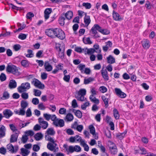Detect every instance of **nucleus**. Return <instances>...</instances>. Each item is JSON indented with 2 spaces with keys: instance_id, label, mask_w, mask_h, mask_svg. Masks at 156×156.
Listing matches in <instances>:
<instances>
[{
  "instance_id": "nucleus-1",
  "label": "nucleus",
  "mask_w": 156,
  "mask_h": 156,
  "mask_svg": "<svg viewBox=\"0 0 156 156\" xmlns=\"http://www.w3.org/2000/svg\"><path fill=\"white\" fill-rule=\"evenodd\" d=\"M97 30L102 34L105 35H108L110 34V31L107 29H102L98 24H95L91 28L90 31L92 34H94L93 37L94 38H98L100 36L98 34Z\"/></svg>"
},
{
  "instance_id": "nucleus-2",
  "label": "nucleus",
  "mask_w": 156,
  "mask_h": 156,
  "mask_svg": "<svg viewBox=\"0 0 156 156\" xmlns=\"http://www.w3.org/2000/svg\"><path fill=\"white\" fill-rule=\"evenodd\" d=\"M54 38L57 37L60 39L63 40L65 37V34L64 32L59 28H54Z\"/></svg>"
},
{
  "instance_id": "nucleus-3",
  "label": "nucleus",
  "mask_w": 156,
  "mask_h": 156,
  "mask_svg": "<svg viewBox=\"0 0 156 156\" xmlns=\"http://www.w3.org/2000/svg\"><path fill=\"white\" fill-rule=\"evenodd\" d=\"M6 71L15 75H18L20 74L17 67L14 65H8L6 67Z\"/></svg>"
},
{
  "instance_id": "nucleus-4",
  "label": "nucleus",
  "mask_w": 156,
  "mask_h": 156,
  "mask_svg": "<svg viewBox=\"0 0 156 156\" xmlns=\"http://www.w3.org/2000/svg\"><path fill=\"white\" fill-rule=\"evenodd\" d=\"M30 87V84L28 82L22 83L21 86H19L17 90L19 92L21 93L25 92L27 90L29 89Z\"/></svg>"
},
{
  "instance_id": "nucleus-5",
  "label": "nucleus",
  "mask_w": 156,
  "mask_h": 156,
  "mask_svg": "<svg viewBox=\"0 0 156 156\" xmlns=\"http://www.w3.org/2000/svg\"><path fill=\"white\" fill-rule=\"evenodd\" d=\"M31 83L39 89H43L45 87L44 84H42L39 80L36 78H34L33 79Z\"/></svg>"
},
{
  "instance_id": "nucleus-6",
  "label": "nucleus",
  "mask_w": 156,
  "mask_h": 156,
  "mask_svg": "<svg viewBox=\"0 0 156 156\" xmlns=\"http://www.w3.org/2000/svg\"><path fill=\"white\" fill-rule=\"evenodd\" d=\"M53 124L56 127L59 126L61 127L64 126L65 122L62 119H57L56 121L53 122Z\"/></svg>"
},
{
  "instance_id": "nucleus-7",
  "label": "nucleus",
  "mask_w": 156,
  "mask_h": 156,
  "mask_svg": "<svg viewBox=\"0 0 156 156\" xmlns=\"http://www.w3.org/2000/svg\"><path fill=\"white\" fill-rule=\"evenodd\" d=\"M7 149L11 153H13L17 151L18 147L17 146H16L14 147L12 144H9L7 145Z\"/></svg>"
},
{
  "instance_id": "nucleus-8",
  "label": "nucleus",
  "mask_w": 156,
  "mask_h": 156,
  "mask_svg": "<svg viewBox=\"0 0 156 156\" xmlns=\"http://www.w3.org/2000/svg\"><path fill=\"white\" fill-rule=\"evenodd\" d=\"M54 29L53 28L46 29L45 32V34L49 37L52 38H54L55 36L54 35Z\"/></svg>"
},
{
  "instance_id": "nucleus-9",
  "label": "nucleus",
  "mask_w": 156,
  "mask_h": 156,
  "mask_svg": "<svg viewBox=\"0 0 156 156\" xmlns=\"http://www.w3.org/2000/svg\"><path fill=\"white\" fill-rule=\"evenodd\" d=\"M115 90L116 94L121 98H125L126 96V94L122 92L119 88H116L115 89Z\"/></svg>"
},
{
  "instance_id": "nucleus-10",
  "label": "nucleus",
  "mask_w": 156,
  "mask_h": 156,
  "mask_svg": "<svg viewBox=\"0 0 156 156\" xmlns=\"http://www.w3.org/2000/svg\"><path fill=\"white\" fill-rule=\"evenodd\" d=\"M81 150L80 147L78 145H75L74 147L73 146H70L68 149L69 151L71 153L73 152L74 151L79 152Z\"/></svg>"
},
{
  "instance_id": "nucleus-11",
  "label": "nucleus",
  "mask_w": 156,
  "mask_h": 156,
  "mask_svg": "<svg viewBox=\"0 0 156 156\" xmlns=\"http://www.w3.org/2000/svg\"><path fill=\"white\" fill-rule=\"evenodd\" d=\"M112 17L114 20L116 21H119L123 20V18L121 17L119 14L114 10L112 11Z\"/></svg>"
},
{
  "instance_id": "nucleus-12",
  "label": "nucleus",
  "mask_w": 156,
  "mask_h": 156,
  "mask_svg": "<svg viewBox=\"0 0 156 156\" xmlns=\"http://www.w3.org/2000/svg\"><path fill=\"white\" fill-rule=\"evenodd\" d=\"M142 44L144 48L148 49L150 46V41L148 39H144L142 41Z\"/></svg>"
},
{
  "instance_id": "nucleus-13",
  "label": "nucleus",
  "mask_w": 156,
  "mask_h": 156,
  "mask_svg": "<svg viewBox=\"0 0 156 156\" xmlns=\"http://www.w3.org/2000/svg\"><path fill=\"white\" fill-rule=\"evenodd\" d=\"M4 116L6 118L8 119L13 114L12 112L9 109H6L4 110L3 112Z\"/></svg>"
},
{
  "instance_id": "nucleus-14",
  "label": "nucleus",
  "mask_w": 156,
  "mask_h": 156,
  "mask_svg": "<svg viewBox=\"0 0 156 156\" xmlns=\"http://www.w3.org/2000/svg\"><path fill=\"white\" fill-rule=\"evenodd\" d=\"M51 12L52 9L51 8H47L45 9L44 11V17L45 20H47L49 18V14Z\"/></svg>"
},
{
  "instance_id": "nucleus-15",
  "label": "nucleus",
  "mask_w": 156,
  "mask_h": 156,
  "mask_svg": "<svg viewBox=\"0 0 156 156\" xmlns=\"http://www.w3.org/2000/svg\"><path fill=\"white\" fill-rule=\"evenodd\" d=\"M112 146L109 147V150L112 154H115L117 152V147L113 143H112Z\"/></svg>"
},
{
  "instance_id": "nucleus-16",
  "label": "nucleus",
  "mask_w": 156,
  "mask_h": 156,
  "mask_svg": "<svg viewBox=\"0 0 156 156\" xmlns=\"http://www.w3.org/2000/svg\"><path fill=\"white\" fill-rule=\"evenodd\" d=\"M55 133V132L53 128H48L46 132L45 135L48 136H54Z\"/></svg>"
},
{
  "instance_id": "nucleus-17",
  "label": "nucleus",
  "mask_w": 156,
  "mask_h": 156,
  "mask_svg": "<svg viewBox=\"0 0 156 156\" xmlns=\"http://www.w3.org/2000/svg\"><path fill=\"white\" fill-rule=\"evenodd\" d=\"M61 15L65 16L66 18L68 20H70L73 16V12L71 11H69L67 12L65 14H63Z\"/></svg>"
},
{
  "instance_id": "nucleus-18",
  "label": "nucleus",
  "mask_w": 156,
  "mask_h": 156,
  "mask_svg": "<svg viewBox=\"0 0 156 156\" xmlns=\"http://www.w3.org/2000/svg\"><path fill=\"white\" fill-rule=\"evenodd\" d=\"M16 86L17 83L15 80H12L10 81L9 84V87L10 89H12L15 88Z\"/></svg>"
},
{
  "instance_id": "nucleus-19",
  "label": "nucleus",
  "mask_w": 156,
  "mask_h": 156,
  "mask_svg": "<svg viewBox=\"0 0 156 156\" xmlns=\"http://www.w3.org/2000/svg\"><path fill=\"white\" fill-rule=\"evenodd\" d=\"M44 66L45 69L48 72L51 71L53 68L52 66L49 64L48 62H45Z\"/></svg>"
},
{
  "instance_id": "nucleus-20",
  "label": "nucleus",
  "mask_w": 156,
  "mask_h": 156,
  "mask_svg": "<svg viewBox=\"0 0 156 156\" xmlns=\"http://www.w3.org/2000/svg\"><path fill=\"white\" fill-rule=\"evenodd\" d=\"M81 139V137L78 135H76L75 136H71L69 138V140L70 142L73 143L75 142L76 140L77 141H79Z\"/></svg>"
},
{
  "instance_id": "nucleus-21",
  "label": "nucleus",
  "mask_w": 156,
  "mask_h": 156,
  "mask_svg": "<svg viewBox=\"0 0 156 156\" xmlns=\"http://www.w3.org/2000/svg\"><path fill=\"white\" fill-rule=\"evenodd\" d=\"M18 136V134L16 133L12 134L11 136L10 142L12 143L16 142L17 141Z\"/></svg>"
},
{
  "instance_id": "nucleus-22",
  "label": "nucleus",
  "mask_w": 156,
  "mask_h": 156,
  "mask_svg": "<svg viewBox=\"0 0 156 156\" xmlns=\"http://www.w3.org/2000/svg\"><path fill=\"white\" fill-rule=\"evenodd\" d=\"M6 129L3 125H2L0 128V138H1L5 136Z\"/></svg>"
},
{
  "instance_id": "nucleus-23",
  "label": "nucleus",
  "mask_w": 156,
  "mask_h": 156,
  "mask_svg": "<svg viewBox=\"0 0 156 156\" xmlns=\"http://www.w3.org/2000/svg\"><path fill=\"white\" fill-rule=\"evenodd\" d=\"M83 50L85 52V55L87 54L92 55L95 51V50L94 49L92 48L87 49L86 48L85 49L83 48Z\"/></svg>"
},
{
  "instance_id": "nucleus-24",
  "label": "nucleus",
  "mask_w": 156,
  "mask_h": 156,
  "mask_svg": "<svg viewBox=\"0 0 156 156\" xmlns=\"http://www.w3.org/2000/svg\"><path fill=\"white\" fill-rule=\"evenodd\" d=\"M85 16L84 18V22L86 25H87L86 26H87L90 23L91 20L89 16L87 15V13H86L85 14Z\"/></svg>"
},
{
  "instance_id": "nucleus-25",
  "label": "nucleus",
  "mask_w": 156,
  "mask_h": 156,
  "mask_svg": "<svg viewBox=\"0 0 156 156\" xmlns=\"http://www.w3.org/2000/svg\"><path fill=\"white\" fill-rule=\"evenodd\" d=\"M107 62L112 64L115 62V58L111 55H110L107 58Z\"/></svg>"
},
{
  "instance_id": "nucleus-26",
  "label": "nucleus",
  "mask_w": 156,
  "mask_h": 156,
  "mask_svg": "<svg viewBox=\"0 0 156 156\" xmlns=\"http://www.w3.org/2000/svg\"><path fill=\"white\" fill-rule=\"evenodd\" d=\"M73 119L74 117L73 115L71 113H68L65 117L64 120L66 121L69 122L73 120Z\"/></svg>"
},
{
  "instance_id": "nucleus-27",
  "label": "nucleus",
  "mask_w": 156,
  "mask_h": 156,
  "mask_svg": "<svg viewBox=\"0 0 156 156\" xmlns=\"http://www.w3.org/2000/svg\"><path fill=\"white\" fill-rule=\"evenodd\" d=\"M102 75L105 80H109L108 76V72L106 70L102 71Z\"/></svg>"
},
{
  "instance_id": "nucleus-28",
  "label": "nucleus",
  "mask_w": 156,
  "mask_h": 156,
  "mask_svg": "<svg viewBox=\"0 0 156 156\" xmlns=\"http://www.w3.org/2000/svg\"><path fill=\"white\" fill-rule=\"evenodd\" d=\"M43 135L41 133H36L34 136V137L37 141L40 140L42 138Z\"/></svg>"
},
{
  "instance_id": "nucleus-29",
  "label": "nucleus",
  "mask_w": 156,
  "mask_h": 156,
  "mask_svg": "<svg viewBox=\"0 0 156 156\" xmlns=\"http://www.w3.org/2000/svg\"><path fill=\"white\" fill-rule=\"evenodd\" d=\"M20 105L22 108L25 109L28 106V103L27 101L22 100L21 101Z\"/></svg>"
},
{
  "instance_id": "nucleus-30",
  "label": "nucleus",
  "mask_w": 156,
  "mask_h": 156,
  "mask_svg": "<svg viewBox=\"0 0 156 156\" xmlns=\"http://www.w3.org/2000/svg\"><path fill=\"white\" fill-rule=\"evenodd\" d=\"M113 114L114 117L116 119H118L119 118V115L117 110L116 108H114L113 111Z\"/></svg>"
},
{
  "instance_id": "nucleus-31",
  "label": "nucleus",
  "mask_w": 156,
  "mask_h": 156,
  "mask_svg": "<svg viewBox=\"0 0 156 156\" xmlns=\"http://www.w3.org/2000/svg\"><path fill=\"white\" fill-rule=\"evenodd\" d=\"M9 97V94L7 91H4L3 93L2 97L1 98L2 99H7Z\"/></svg>"
},
{
  "instance_id": "nucleus-32",
  "label": "nucleus",
  "mask_w": 156,
  "mask_h": 156,
  "mask_svg": "<svg viewBox=\"0 0 156 156\" xmlns=\"http://www.w3.org/2000/svg\"><path fill=\"white\" fill-rule=\"evenodd\" d=\"M94 80V78L91 77H89L87 79H84V84H88Z\"/></svg>"
},
{
  "instance_id": "nucleus-33",
  "label": "nucleus",
  "mask_w": 156,
  "mask_h": 156,
  "mask_svg": "<svg viewBox=\"0 0 156 156\" xmlns=\"http://www.w3.org/2000/svg\"><path fill=\"white\" fill-rule=\"evenodd\" d=\"M127 133V131L125 130L124 132L121 133H119L116 135V136L117 137L119 138V139H123V137H124V136H125V134Z\"/></svg>"
},
{
  "instance_id": "nucleus-34",
  "label": "nucleus",
  "mask_w": 156,
  "mask_h": 156,
  "mask_svg": "<svg viewBox=\"0 0 156 156\" xmlns=\"http://www.w3.org/2000/svg\"><path fill=\"white\" fill-rule=\"evenodd\" d=\"M21 64L23 66L26 67L29 66V62L26 60H23L21 62Z\"/></svg>"
},
{
  "instance_id": "nucleus-35",
  "label": "nucleus",
  "mask_w": 156,
  "mask_h": 156,
  "mask_svg": "<svg viewBox=\"0 0 156 156\" xmlns=\"http://www.w3.org/2000/svg\"><path fill=\"white\" fill-rule=\"evenodd\" d=\"M65 20V19L64 17L62 16L59 17L58 20V21L59 24L61 26H63L64 25L65 22L64 21Z\"/></svg>"
},
{
  "instance_id": "nucleus-36",
  "label": "nucleus",
  "mask_w": 156,
  "mask_h": 156,
  "mask_svg": "<svg viewBox=\"0 0 156 156\" xmlns=\"http://www.w3.org/2000/svg\"><path fill=\"white\" fill-rule=\"evenodd\" d=\"M76 98L78 101H84L86 99V98H84V96L78 94H77L76 96Z\"/></svg>"
},
{
  "instance_id": "nucleus-37",
  "label": "nucleus",
  "mask_w": 156,
  "mask_h": 156,
  "mask_svg": "<svg viewBox=\"0 0 156 156\" xmlns=\"http://www.w3.org/2000/svg\"><path fill=\"white\" fill-rule=\"evenodd\" d=\"M28 54H25V56L28 58H31L33 57L34 55L33 53V51L30 49H28L27 51Z\"/></svg>"
},
{
  "instance_id": "nucleus-38",
  "label": "nucleus",
  "mask_w": 156,
  "mask_h": 156,
  "mask_svg": "<svg viewBox=\"0 0 156 156\" xmlns=\"http://www.w3.org/2000/svg\"><path fill=\"white\" fill-rule=\"evenodd\" d=\"M47 147L50 151H53L55 148V146H54L53 144L49 142L47 144Z\"/></svg>"
},
{
  "instance_id": "nucleus-39",
  "label": "nucleus",
  "mask_w": 156,
  "mask_h": 156,
  "mask_svg": "<svg viewBox=\"0 0 156 156\" xmlns=\"http://www.w3.org/2000/svg\"><path fill=\"white\" fill-rule=\"evenodd\" d=\"M86 93V91L84 89H80L78 92L77 94L84 96Z\"/></svg>"
},
{
  "instance_id": "nucleus-40",
  "label": "nucleus",
  "mask_w": 156,
  "mask_h": 156,
  "mask_svg": "<svg viewBox=\"0 0 156 156\" xmlns=\"http://www.w3.org/2000/svg\"><path fill=\"white\" fill-rule=\"evenodd\" d=\"M34 95L36 96H40L41 94V91L38 90L34 89L33 90Z\"/></svg>"
},
{
  "instance_id": "nucleus-41",
  "label": "nucleus",
  "mask_w": 156,
  "mask_h": 156,
  "mask_svg": "<svg viewBox=\"0 0 156 156\" xmlns=\"http://www.w3.org/2000/svg\"><path fill=\"white\" fill-rule=\"evenodd\" d=\"M90 133L93 135H94L95 133V129L93 125H90L89 126Z\"/></svg>"
},
{
  "instance_id": "nucleus-42",
  "label": "nucleus",
  "mask_w": 156,
  "mask_h": 156,
  "mask_svg": "<svg viewBox=\"0 0 156 156\" xmlns=\"http://www.w3.org/2000/svg\"><path fill=\"white\" fill-rule=\"evenodd\" d=\"M75 115L79 118H81L82 116V114L80 110H77L75 111Z\"/></svg>"
},
{
  "instance_id": "nucleus-43",
  "label": "nucleus",
  "mask_w": 156,
  "mask_h": 156,
  "mask_svg": "<svg viewBox=\"0 0 156 156\" xmlns=\"http://www.w3.org/2000/svg\"><path fill=\"white\" fill-rule=\"evenodd\" d=\"M45 137L46 140L49 141L52 143H54V140L53 138L51 137L50 136H48V135H45Z\"/></svg>"
},
{
  "instance_id": "nucleus-44",
  "label": "nucleus",
  "mask_w": 156,
  "mask_h": 156,
  "mask_svg": "<svg viewBox=\"0 0 156 156\" xmlns=\"http://www.w3.org/2000/svg\"><path fill=\"white\" fill-rule=\"evenodd\" d=\"M13 47L15 51H18L21 49V46L19 44H16L13 45Z\"/></svg>"
},
{
  "instance_id": "nucleus-45",
  "label": "nucleus",
  "mask_w": 156,
  "mask_h": 156,
  "mask_svg": "<svg viewBox=\"0 0 156 156\" xmlns=\"http://www.w3.org/2000/svg\"><path fill=\"white\" fill-rule=\"evenodd\" d=\"M82 5L83 6L85 7L86 9H90L91 7V4L90 3H83Z\"/></svg>"
},
{
  "instance_id": "nucleus-46",
  "label": "nucleus",
  "mask_w": 156,
  "mask_h": 156,
  "mask_svg": "<svg viewBox=\"0 0 156 156\" xmlns=\"http://www.w3.org/2000/svg\"><path fill=\"white\" fill-rule=\"evenodd\" d=\"M70 75H65L63 78V80L67 83L69 82L70 79Z\"/></svg>"
},
{
  "instance_id": "nucleus-47",
  "label": "nucleus",
  "mask_w": 156,
  "mask_h": 156,
  "mask_svg": "<svg viewBox=\"0 0 156 156\" xmlns=\"http://www.w3.org/2000/svg\"><path fill=\"white\" fill-rule=\"evenodd\" d=\"M6 79L5 75L3 73H2L0 75V80L1 81H4Z\"/></svg>"
},
{
  "instance_id": "nucleus-48",
  "label": "nucleus",
  "mask_w": 156,
  "mask_h": 156,
  "mask_svg": "<svg viewBox=\"0 0 156 156\" xmlns=\"http://www.w3.org/2000/svg\"><path fill=\"white\" fill-rule=\"evenodd\" d=\"M34 14L31 12H28L26 15V17L27 19H30L34 16Z\"/></svg>"
},
{
  "instance_id": "nucleus-49",
  "label": "nucleus",
  "mask_w": 156,
  "mask_h": 156,
  "mask_svg": "<svg viewBox=\"0 0 156 156\" xmlns=\"http://www.w3.org/2000/svg\"><path fill=\"white\" fill-rule=\"evenodd\" d=\"M139 149L142 152V153H140V154L144 155L147 153V151L144 148L140 147H139Z\"/></svg>"
},
{
  "instance_id": "nucleus-50",
  "label": "nucleus",
  "mask_w": 156,
  "mask_h": 156,
  "mask_svg": "<svg viewBox=\"0 0 156 156\" xmlns=\"http://www.w3.org/2000/svg\"><path fill=\"white\" fill-rule=\"evenodd\" d=\"M41 126V127H42L43 129H46L48 127V122L46 121L40 124Z\"/></svg>"
},
{
  "instance_id": "nucleus-51",
  "label": "nucleus",
  "mask_w": 156,
  "mask_h": 156,
  "mask_svg": "<svg viewBox=\"0 0 156 156\" xmlns=\"http://www.w3.org/2000/svg\"><path fill=\"white\" fill-rule=\"evenodd\" d=\"M90 105L89 102H85L83 104L81 105V108L83 110H85L87 106H88Z\"/></svg>"
},
{
  "instance_id": "nucleus-52",
  "label": "nucleus",
  "mask_w": 156,
  "mask_h": 156,
  "mask_svg": "<svg viewBox=\"0 0 156 156\" xmlns=\"http://www.w3.org/2000/svg\"><path fill=\"white\" fill-rule=\"evenodd\" d=\"M99 90L102 93H104L107 92V89L105 87L102 86L100 87Z\"/></svg>"
},
{
  "instance_id": "nucleus-53",
  "label": "nucleus",
  "mask_w": 156,
  "mask_h": 156,
  "mask_svg": "<svg viewBox=\"0 0 156 156\" xmlns=\"http://www.w3.org/2000/svg\"><path fill=\"white\" fill-rule=\"evenodd\" d=\"M72 106L73 108H75L78 107V105L76 99H74L72 101Z\"/></svg>"
},
{
  "instance_id": "nucleus-54",
  "label": "nucleus",
  "mask_w": 156,
  "mask_h": 156,
  "mask_svg": "<svg viewBox=\"0 0 156 156\" xmlns=\"http://www.w3.org/2000/svg\"><path fill=\"white\" fill-rule=\"evenodd\" d=\"M62 47L63 48V49L62 51V52H59V56L62 59H63L64 58V47Z\"/></svg>"
},
{
  "instance_id": "nucleus-55",
  "label": "nucleus",
  "mask_w": 156,
  "mask_h": 156,
  "mask_svg": "<svg viewBox=\"0 0 156 156\" xmlns=\"http://www.w3.org/2000/svg\"><path fill=\"white\" fill-rule=\"evenodd\" d=\"M40 149L39 146L37 144H34L33 146V150L34 151H38Z\"/></svg>"
},
{
  "instance_id": "nucleus-56",
  "label": "nucleus",
  "mask_w": 156,
  "mask_h": 156,
  "mask_svg": "<svg viewBox=\"0 0 156 156\" xmlns=\"http://www.w3.org/2000/svg\"><path fill=\"white\" fill-rule=\"evenodd\" d=\"M47 74L46 73L43 72L41 73V78L42 79L45 80L47 79Z\"/></svg>"
},
{
  "instance_id": "nucleus-57",
  "label": "nucleus",
  "mask_w": 156,
  "mask_h": 156,
  "mask_svg": "<svg viewBox=\"0 0 156 156\" xmlns=\"http://www.w3.org/2000/svg\"><path fill=\"white\" fill-rule=\"evenodd\" d=\"M32 103L34 105H37L39 104V100L37 98H34L32 100Z\"/></svg>"
},
{
  "instance_id": "nucleus-58",
  "label": "nucleus",
  "mask_w": 156,
  "mask_h": 156,
  "mask_svg": "<svg viewBox=\"0 0 156 156\" xmlns=\"http://www.w3.org/2000/svg\"><path fill=\"white\" fill-rule=\"evenodd\" d=\"M83 42L85 44H91L92 42L91 41L90 39V38L89 37L86 38L85 41L83 39Z\"/></svg>"
},
{
  "instance_id": "nucleus-59",
  "label": "nucleus",
  "mask_w": 156,
  "mask_h": 156,
  "mask_svg": "<svg viewBox=\"0 0 156 156\" xmlns=\"http://www.w3.org/2000/svg\"><path fill=\"white\" fill-rule=\"evenodd\" d=\"M23 92V93L21 94L22 98L23 99H27L28 98V94L25 92Z\"/></svg>"
},
{
  "instance_id": "nucleus-60",
  "label": "nucleus",
  "mask_w": 156,
  "mask_h": 156,
  "mask_svg": "<svg viewBox=\"0 0 156 156\" xmlns=\"http://www.w3.org/2000/svg\"><path fill=\"white\" fill-rule=\"evenodd\" d=\"M26 117H30L32 115V113L31 109L30 108H28L26 112Z\"/></svg>"
},
{
  "instance_id": "nucleus-61",
  "label": "nucleus",
  "mask_w": 156,
  "mask_h": 156,
  "mask_svg": "<svg viewBox=\"0 0 156 156\" xmlns=\"http://www.w3.org/2000/svg\"><path fill=\"white\" fill-rule=\"evenodd\" d=\"M85 65H83L81 64H80L78 66V68L81 71V72H82L83 71V69L85 68Z\"/></svg>"
},
{
  "instance_id": "nucleus-62",
  "label": "nucleus",
  "mask_w": 156,
  "mask_h": 156,
  "mask_svg": "<svg viewBox=\"0 0 156 156\" xmlns=\"http://www.w3.org/2000/svg\"><path fill=\"white\" fill-rule=\"evenodd\" d=\"M27 36L25 34H21L18 36V38L22 40H23L26 38Z\"/></svg>"
},
{
  "instance_id": "nucleus-63",
  "label": "nucleus",
  "mask_w": 156,
  "mask_h": 156,
  "mask_svg": "<svg viewBox=\"0 0 156 156\" xmlns=\"http://www.w3.org/2000/svg\"><path fill=\"white\" fill-rule=\"evenodd\" d=\"M66 132L67 134L69 135H72L74 134V131L70 129H67Z\"/></svg>"
},
{
  "instance_id": "nucleus-64",
  "label": "nucleus",
  "mask_w": 156,
  "mask_h": 156,
  "mask_svg": "<svg viewBox=\"0 0 156 156\" xmlns=\"http://www.w3.org/2000/svg\"><path fill=\"white\" fill-rule=\"evenodd\" d=\"M43 115L45 119L47 121H49L51 118V115L47 113L44 114Z\"/></svg>"
}]
</instances>
